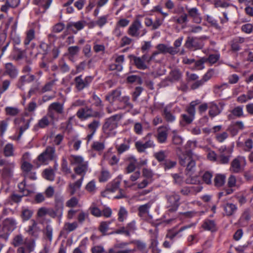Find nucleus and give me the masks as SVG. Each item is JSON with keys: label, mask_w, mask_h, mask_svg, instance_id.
<instances>
[{"label": "nucleus", "mask_w": 253, "mask_h": 253, "mask_svg": "<svg viewBox=\"0 0 253 253\" xmlns=\"http://www.w3.org/2000/svg\"><path fill=\"white\" fill-rule=\"evenodd\" d=\"M123 117V114L120 113L106 118L102 126L103 132L108 136H114L117 133L116 129L119 122Z\"/></svg>", "instance_id": "1"}, {"label": "nucleus", "mask_w": 253, "mask_h": 253, "mask_svg": "<svg viewBox=\"0 0 253 253\" xmlns=\"http://www.w3.org/2000/svg\"><path fill=\"white\" fill-rule=\"evenodd\" d=\"M71 165L74 166V171L76 174L84 177L88 169V163L84 158L79 155H71L69 158Z\"/></svg>", "instance_id": "2"}, {"label": "nucleus", "mask_w": 253, "mask_h": 253, "mask_svg": "<svg viewBox=\"0 0 253 253\" xmlns=\"http://www.w3.org/2000/svg\"><path fill=\"white\" fill-rule=\"evenodd\" d=\"M17 222L13 218H6L0 222V238L6 241L10 233L16 228Z\"/></svg>", "instance_id": "3"}, {"label": "nucleus", "mask_w": 253, "mask_h": 253, "mask_svg": "<svg viewBox=\"0 0 253 253\" xmlns=\"http://www.w3.org/2000/svg\"><path fill=\"white\" fill-rule=\"evenodd\" d=\"M57 157L55 148L52 146H48L38 157L37 159L34 162V163L36 164L37 167H39L41 165L48 164L49 161L56 160Z\"/></svg>", "instance_id": "4"}, {"label": "nucleus", "mask_w": 253, "mask_h": 253, "mask_svg": "<svg viewBox=\"0 0 253 253\" xmlns=\"http://www.w3.org/2000/svg\"><path fill=\"white\" fill-rule=\"evenodd\" d=\"M64 113L63 104L55 102L50 104L47 109L48 115L49 116L51 122L53 124L60 118V115Z\"/></svg>", "instance_id": "5"}, {"label": "nucleus", "mask_w": 253, "mask_h": 253, "mask_svg": "<svg viewBox=\"0 0 253 253\" xmlns=\"http://www.w3.org/2000/svg\"><path fill=\"white\" fill-rule=\"evenodd\" d=\"M147 32V30L138 19L134 20L127 30V34L129 36L137 39L144 36Z\"/></svg>", "instance_id": "6"}, {"label": "nucleus", "mask_w": 253, "mask_h": 253, "mask_svg": "<svg viewBox=\"0 0 253 253\" xmlns=\"http://www.w3.org/2000/svg\"><path fill=\"white\" fill-rule=\"evenodd\" d=\"M167 204L169 211H177L180 206V195L175 192H171L167 193L166 195Z\"/></svg>", "instance_id": "7"}, {"label": "nucleus", "mask_w": 253, "mask_h": 253, "mask_svg": "<svg viewBox=\"0 0 253 253\" xmlns=\"http://www.w3.org/2000/svg\"><path fill=\"white\" fill-rule=\"evenodd\" d=\"M0 166H3L0 171L1 176L4 178L11 177L13 176L15 163L5 159H0Z\"/></svg>", "instance_id": "8"}, {"label": "nucleus", "mask_w": 253, "mask_h": 253, "mask_svg": "<svg viewBox=\"0 0 253 253\" xmlns=\"http://www.w3.org/2000/svg\"><path fill=\"white\" fill-rule=\"evenodd\" d=\"M246 165V161L245 157L238 156L232 161L230 170L233 173H240L244 170Z\"/></svg>", "instance_id": "9"}, {"label": "nucleus", "mask_w": 253, "mask_h": 253, "mask_svg": "<svg viewBox=\"0 0 253 253\" xmlns=\"http://www.w3.org/2000/svg\"><path fill=\"white\" fill-rule=\"evenodd\" d=\"M182 77V73L179 69H172L168 76L162 82V84L164 86L169 85L170 84L180 81Z\"/></svg>", "instance_id": "10"}, {"label": "nucleus", "mask_w": 253, "mask_h": 253, "mask_svg": "<svg viewBox=\"0 0 253 253\" xmlns=\"http://www.w3.org/2000/svg\"><path fill=\"white\" fill-rule=\"evenodd\" d=\"M25 231L32 238L37 239L41 232V229L39 227L38 223L35 220L32 219Z\"/></svg>", "instance_id": "11"}, {"label": "nucleus", "mask_w": 253, "mask_h": 253, "mask_svg": "<svg viewBox=\"0 0 253 253\" xmlns=\"http://www.w3.org/2000/svg\"><path fill=\"white\" fill-rule=\"evenodd\" d=\"M92 81V78L90 76H86L84 79L82 75L77 76L74 79L76 88L78 91H81L88 87Z\"/></svg>", "instance_id": "12"}, {"label": "nucleus", "mask_w": 253, "mask_h": 253, "mask_svg": "<svg viewBox=\"0 0 253 253\" xmlns=\"http://www.w3.org/2000/svg\"><path fill=\"white\" fill-rule=\"evenodd\" d=\"M184 46L186 48L195 50L203 47L202 41L197 37H188L186 40Z\"/></svg>", "instance_id": "13"}, {"label": "nucleus", "mask_w": 253, "mask_h": 253, "mask_svg": "<svg viewBox=\"0 0 253 253\" xmlns=\"http://www.w3.org/2000/svg\"><path fill=\"white\" fill-rule=\"evenodd\" d=\"M219 155L217 156V162L221 164H226L229 162L231 152L225 146H221L219 149Z\"/></svg>", "instance_id": "14"}, {"label": "nucleus", "mask_w": 253, "mask_h": 253, "mask_svg": "<svg viewBox=\"0 0 253 253\" xmlns=\"http://www.w3.org/2000/svg\"><path fill=\"white\" fill-rule=\"evenodd\" d=\"M99 126L100 122L95 120L87 125L86 130L88 134L85 138L87 143L92 139L93 136L95 133Z\"/></svg>", "instance_id": "15"}, {"label": "nucleus", "mask_w": 253, "mask_h": 253, "mask_svg": "<svg viewBox=\"0 0 253 253\" xmlns=\"http://www.w3.org/2000/svg\"><path fill=\"white\" fill-rule=\"evenodd\" d=\"M4 69L3 75L8 76L12 79H15L18 76V70L12 63H7L5 64Z\"/></svg>", "instance_id": "16"}, {"label": "nucleus", "mask_w": 253, "mask_h": 253, "mask_svg": "<svg viewBox=\"0 0 253 253\" xmlns=\"http://www.w3.org/2000/svg\"><path fill=\"white\" fill-rule=\"evenodd\" d=\"M214 74V71L213 69H209L203 76V78L201 80L196 81L191 85V88L193 89H196L203 85L205 83L209 80L213 76Z\"/></svg>", "instance_id": "17"}, {"label": "nucleus", "mask_w": 253, "mask_h": 253, "mask_svg": "<svg viewBox=\"0 0 253 253\" xmlns=\"http://www.w3.org/2000/svg\"><path fill=\"white\" fill-rule=\"evenodd\" d=\"M76 115L80 119H86L92 116L101 117V116L99 115V113H96V114L94 115L92 110L88 107L80 109L77 112Z\"/></svg>", "instance_id": "18"}, {"label": "nucleus", "mask_w": 253, "mask_h": 253, "mask_svg": "<svg viewBox=\"0 0 253 253\" xmlns=\"http://www.w3.org/2000/svg\"><path fill=\"white\" fill-rule=\"evenodd\" d=\"M156 49L160 53L164 54L169 53L172 55L177 54L179 51V50H176V48H173L172 46L163 43L158 44L156 46Z\"/></svg>", "instance_id": "19"}, {"label": "nucleus", "mask_w": 253, "mask_h": 253, "mask_svg": "<svg viewBox=\"0 0 253 253\" xmlns=\"http://www.w3.org/2000/svg\"><path fill=\"white\" fill-rule=\"evenodd\" d=\"M135 146L137 151L141 153L144 152L145 150L149 148H154L155 146V143L152 140H148L145 143L138 141L135 143Z\"/></svg>", "instance_id": "20"}, {"label": "nucleus", "mask_w": 253, "mask_h": 253, "mask_svg": "<svg viewBox=\"0 0 253 253\" xmlns=\"http://www.w3.org/2000/svg\"><path fill=\"white\" fill-rule=\"evenodd\" d=\"M162 114L166 122L168 123H173L176 120L174 112H172L171 107L169 105H167L164 108Z\"/></svg>", "instance_id": "21"}, {"label": "nucleus", "mask_w": 253, "mask_h": 253, "mask_svg": "<svg viewBox=\"0 0 253 253\" xmlns=\"http://www.w3.org/2000/svg\"><path fill=\"white\" fill-rule=\"evenodd\" d=\"M168 129L166 127H159L157 130L156 136L158 142L160 143H165L167 141Z\"/></svg>", "instance_id": "22"}, {"label": "nucleus", "mask_w": 253, "mask_h": 253, "mask_svg": "<svg viewBox=\"0 0 253 253\" xmlns=\"http://www.w3.org/2000/svg\"><path fill=\"white\" fill-rule=\"evenodd\" d=\"M115 57V63L112 64L109 66L110 70H117L121 71L123 69V64L124 62L125 56L124 55H116Z\"/></svg>", "instance_id": "23"}, {"label": "nucleus", "mask_w": 253, "mask_h": 253, "mask_svg": "<svg viewBox=\"0 0 253 253\" xmlns=\"http://www.w3.org/2000/svg\"><path fill=\"white\" fill-rule=\"evenodd\" d=\"M84 177H81L79 179L74 182H70L68 185V190L71 195H73L79 190L82 186Z\"/></svg>", "instance_id": "24"}, {"label": "nucleus", "mask_w": 253, "mask_h": 253, "mask_svg": "<svg viewBox=\"0 0 253 253\" xmlns=\"http://www.w3.org/2000/svg\"><path fill=\"white\" fill-rule=\"evenodd\" d=\"M84 21H79L76 22H70L67 24L68 29L72 31L74 34H77L78 31L82 30L85 25Z\"/></svg>", "instance_id": "25"}, {"label": "nucleus", "mask_w": 253, "mask_h": 253, "mask_svg": "<svg viewBox=\"0 0 253 253\" xmlns=\"http://www.w3.org/2000/svg\"><path fill=\"white\" fill-rule=\"evenodd\" d=\"M179 162L181 166L185 167L190 160L194 157L191 151H187L186 153L179 155Z\"/></svg>", "instance_id": "26"}, {"label": "nucleus", "mask_w": 253, "mask_h": 253, "mask_svg": "<svg viewBox=\"0 0 253 253\" xmlns=\"http://www.w3.org/2000/svg\"><path fill=\"white\" fill-rule=\"evenodd\" d=\"M48 80V81H47L41 88V92L42 93L52 91L53 87L58 81V79L57 78H52L51 77H49Z\"/></svg>", "instance_id": "27"}, {"label": "nucleus", "mask_w": 253, "mask_h": 253, "mask_svg": "<svg viewBox=\"0 0 253 253\" xmlns=\"http://www.w3.org/2000/svg\"><path fill=\"white\" fill-rule=\"evenodd\" d=\"M121 91L119 89L112 90L110 93L105 96V99L109 102H114L116 100L121 99Z\"/></svg>", "instance_id": "28"}, {"label": "nucleus", "mask_w": 253, "mask_h": 253, "mask_svg": "<svg viewBox=\"0 0 253 253\" xmlns=\"http://www.w3.org/2000/svg\"><path fill=\"white\" fill-rule=\"evenodd\" d=\"M57 206H58V208L56 211H54L52 209H47V215H48L52 218H55L58 215L61 216L63 209V205L62 202H58Z\"/></svg>", "instance_id": "29"}, {"label": "nucleus", "mask_w": 253, "mask_h": 253, "mask_svg": "<svg viewBox=\"0 0 253 253\" xmlns=\"http://www.w3.org/2000/svg\"><path fill=\"white\" fill-rule=\"evenodd\" d=\"M223 209L224 210V214L228 216H230L234 214L238 209L236 205L228 203L223 206Z\"/></svg>", "instance_id": "30"}, {"label": "nucleus", "mask_w": 253, "mask_h": 253, "mask_svg": "<svg viewBox=\"0 0 253 253\" xmlns=\"http://www.w3.org/2000/svg\"><path fill=\"white\" fill-rule=\"evenodd\" d=\"M202 227L205 230L211 232H215L217 230L216 225L213 220L206 219L204 220Z\"/></svg>", "instance_id": "31"}, {"label": "nucleus", "mask_w": 253, "mask_h": 253, "mask_svg": "<svg viewBox=\"0 0 253 253\" xmlns=\"http://www.w3.org/2000/svg\"><path fill=\"white\" fill-rule=\"evenodd\" d=\"M131 141V140L130 138H125L124 142L122 144L119 145H117L116 147L118 153L119 154H121L124 152L127 151L130 148V143Z\"/></svg>", "instance_id": "32"}, {"label": "nucleus", "mask_w": 253, "mask_h": 253, "mask_svg": "<svg viewBox=\"0 0 253 253\" xmlns=\"http://www.w3.org/2000/svg\"><path fill=\"white\" fill-rule=\"evenodd\" d=\"M250 219L251 212L249 209H246L244 211L239 219V224L242 226H246L248 225Z\"/></svg>", "instance_id": "33"}, {"label": "nucleus", "mask_w": 253, "mask_h": 253, "mask_svg": "<svg viewBox=\"0 0 253 253\" xmlns=\"http://www.w3.org/2000/svg\"><path fill=\"white\" fill-rule=\"evenodd\" d=\"M245 42V39L242 37H237L231 42V49L234 51H237L240 50V44Z\"/></svg>", "instance_id": "34"}, {"label": "nucleus", "mask_w": 253, "mask_h": 253, "mask_svg": "<svg viewBox=\"0 0 253 253\" xmlns=\"http://www.w3.org/2000/svg\"><path fill=\"white\" fill-rule=\"evenodd\" d=\"M209 115L213 118L219 115L222 111V108H220L218 106L213 102L209 104Z\"/></svg>", "instance_id": "35"}, {"label": "nucleus", "mask_w": 253, "mask_h": 253, "mask_svg": "<svg viewBox=\"0 0 253 253\" xmlns=\"http://www.w3.org/2000/svg\"><path fill=\"white\" fill-rule=\"evenodd\" d=\"M189 15L193 18L194 22L200 23L201 22V18L200 17V14L197 8H192L187 9Z\"/></svg>", "instance_id": "36"}, {"label": "nucleus", "mask_w": 253, "mask_h": 253, "mask_svg": "<svg viewBox=\"0 0 253 253\" xmlns=\"http://www.w3.org/2000/svg\"><path fill=\"white\" fill-rule=\"evenodd\" d=\"M34 213L33 210L27 208L23 207L21 209V217L23 221H27L31 218Z\"/></svg>", "instance_id": "37"}, {"label": "nucleus", "mask_w": 253, "mask_h": 253, "mask_svg": "<svg viewBox=\"0 0 253 253\" xmlns=\"http://www.w3.org/2000/svg\"><path fill=\"white\" fill-rule=\"evenodd\" d=\"M25 34L26 37L24 41V44L25 46H27L32 41L35 39V31L34 29H30L26 32Z\"/></svg>", "instance_id": "38"}, {"label": "nucleus", "mask_w": 253, "mask_h": 253, "mask_svg": "<svg viewBox=\"0 0 253 253\" xmlns=\"http://www.w3.org/2000/svg\"><path fill=\"white\" fill-rule=\"evenodd\" d=\"M128 244L127 243L125 242L117 243L115 245L113 249H110L109 250V252L106 253H116L119 251H124L125 250H130V249L126 248Z\"/></svg>", "instance_id": "39"}, {"label": "nucleus", "mask_w": 253, "mask_h": 253, "mask_svg": "<svg viewBox=\"0 0 253 253\" xmlns=\"http://www.w3.org/2000/svg\"><path fill=\"white\" fill-rule=\"evenodd\" d=\"M226 176L224 174H216L213 179L214 185L216 187L222 186L225 182Z\"/></svg>", "instance_id": "40"}, {"label": "nucleus", "mask_w": 253, "mask_h": 253, "mask_svg": "<svg viewBox=\"0 0 253 253\" xmlns=\"http://www.w3.org/2000/svg\"><path fill=\"white\" fill-rule=\"evenodd\" d=\"M151 206L150 203L139 206L138 208V215L141 217H144L149 213V211Z\"/></svg>", "instance_id": "41"}, {"label": "nucleus", "mask_w": 253, "mask_h": 253, "mask_svg": "<svg viewBox=\"0 0 253 253\" xmlns=\"http://www.w3.org/2000/svg\"><path fill=\"white\" fill-rule=\"evenodd\" d=\"M129 162L128 165L126 168V171L127 173L133 172L136 168V159L133 157H131L128 158Z\"/></svg>", "instance_id": "42"}, {"label": "nucleus", "mask_w": 253, "mask_h": 253, "mask_svg": "<svg viewBox=\"0 0 253 253\" xmlns=\"http://www.w3.org/2000/svg\"><path fill=\"white\" fill-rule=\"evenodd\" d=\"M200 103V101L199 100L192 101L190 104V106L186 109L187 114L195 118V107Z\"/></svg>", "instance_id": "43"}, {"label": "nucleus", "mask_w": 253, "mask_h": 253, "mask_svg": "<svg viewBox=\"0 0 253 253\" xmlns=\"http://www.w3.org/2000/svg\"><path fill=\"white\" fill-rule=\"evenodd\" d=\"M118 220L119 222H124L127 217L128 211L124 207H121L118 213Z\"/></svg>", "instance_id": "44"}, {"label": "nucleus", "mask_w": 253, "mask_h": 253, "mask_svg": "<svg viewBox=\"0 0 253 253\" xmlns=\"http://www.w3.org/2000/svg\"><path fill=\"white\" fill-rule=\"evenodd\" d=\"M120 101L124 104V106H122L123 110L127 108L132 109L133 107V105L130 102V97L128 96H122Z\"/></svg>", "instance_id": "45"}, {"label": "nucleus", "mask_w": 253, "mask_h": 253, "mask_svg": "<svg viewBox=\"0 0 253 253\" xmlns=\"http://www.w3.org/2000/svg\"><path fill=\"white\" fill-rule=\"evenodd\" d=\"M25 243L24 237L22 234L15 235L12 240V244L15 247H19Z\"/></svg>", "instance_id": "46"}, {"label": "nucleus", "mask_w": 253, "mask_h": 253, "mask_svg": "<svg viewBox=\"0 0 253 253\" xmlns=\"http://www.w3.org/2000/svg\"><path fill=\"white\" fill-rule=\"evenodd\" d=\"M133 61L136 67L141 70H145L148 68L147 64L140 57H134Z\"/></svg>", "instance_id": "47"}, {"label": "nucleus", "mask_w": 253, "mask_h": 253, "mask_svg": "<svg viewBox=\"0 0 253 253\" xmlns=\"http://www.w3.org/2000/svg\"><path fill=\"white\" fill-rule=\"evenodd\" d=\"M49 118H50V117L47 113V114L45 116H43L39 121L37 125L38 126L42 128H45L47 126L49 125L50 122H51V120H49Z\"/></svg>", "instance_id": "48"}, {"label": "nucleus", "mask_w": 253, "mask_h": 253, "mask_svg": "<svg viewBox=\"0 0 253 253\" xmlns=\"http://www.w3.org/2000/svg\"><path fill=\"white\" fill-rule=\"evenodd\" d=\"M183 138L179 136L176 130L172 131V142L174 145L180 146L183 143Z\"/></svg>", "instance_id": "49"}, {"label": "nucleus", "mask_w": 253, "mask_h": 253, "mask_svg": "<svg viewBox=\"0 0 253 253\" xmlns=\"http://www.w3.org/2000/svg\"><path fill=\"white\" fill-rule=\"evenodd\" d=\"M110 104L106 107V110L108 114H112L119 110H123V108L120 105H115L114 102H109Z\"/></svg>", "instance_id": "50"}, {"label": "nucleus", "mask_w": 253, "mask_h": 253, "mask_svg": "<svg viewBox=\"0 0 253 253\" xmlns=\"http://www.w3.org/2000/svg\"><path fill=\"white\" fill-rule=\"evenodd\" d=\"M91 148L96 151H102L105 149V142L104 141H94L91 145Z\"/></svg>", "instance_id": "51"}, {"label": "nucleus", "mask_w": 253, "mask_h": 253, "mask_svg": "<svg viewBox=\"0 0 253 253\" xmlns=\"http://www.w3.org/2000/svg\"><path fill=\"white\" fill-rule=\"evenodd\" d=\"M212 172L210 171H206L202 175L203 182L208 185H211L212 183Z\"/></svg>", "instance_id": "52"}, {"label": "nucleus", "mask_w": 253, "mask_h": 253, "mask_svg": "<svg viewBox=\"0 0 253 253\" xmlns=\"http://www.w3.org/2000/svg\"><path fill=\"white\" fill-rule=\"evenodd\" d=\"M89 210L91 214L95 217H100L102 215V211L96 207L94 203H92Z\"/></svg>", "instance_id": "53"}, {"label": "nucleus", "mask_w": 253, "mask_h": 253, "mask_svg": "<svg viewBox=\"0 0 253 253\" xmlns=\"http://www.w3.org/2000/svg\"><path fill=\"white\" fill-rule=\"evenodd\" d=\"M3 153L5 157H8L14 156V148L11 143L7 144L3 149Z\"/></svg>", "instance_id": "54"}, {"label": "nucleus", "mask_w": 253, "mask_h": 253, "mask_svg": "<svg viewBox=\"0 0 253 253\" xmlns=\"http://www.w3.org/2000/svg\"><path fill=\"white\" fill-rule=\"evenodd\" d=\"M120 185V181L119 180H114L107 185L106 190L110 192H114L119 188Z\"/></svg>", "instance_id": "55"}, {"label": "nucleus", "mask_w": 253, "mask_h": 253, "mask_svg": "<svg viewBox=\"0 0 253 253\" xmlns=\"http://www.w3.org/2000/svg\"><path fill=\"white\" fill-rule=\"evenodd\" d=\"M10 119L7 118L0 121V135L2 136L7 130Z\"/></svg>", "instance_id": "56"}, {"label": "nucleus", "mask_w": 253, "mask_h": 253, "mask_svg": "<svg viewBox=\"0 0 253 253\" xmlns=\"http://www.w3.org/2000/svg\"><path fill=\"white\" fill-rule=\"evenodd\" d=\"M181 120L180 121V124L181 125H184L185 124H191L194 119V118L190 116L188 114H183L181 115Z\"/></svg>", "instance_id": "57"}, {"label": "nucleus", "mask_w": 253, "mask_h": 253, "mask_svg": "<svg viewBox=\"0 0 253 253\" xmlns=\"http://www.w3.org/2000/svg\"><path fill=\"white\" fill-rule=\"evenodd\" d=\"M220 54L219 53L210 54L208 57H205L206 62H208L211 64L215 63L220 58Z\"/></svg>", "instance_id": "58"}, {"label": "nucleus", "mask_w": 253, "mask_h": 253, "mask_svg": "<svg viewBox=\"0 0 253 253\" xmlns=\"http://www.w3.org/2000/svg\"><path fill=\"white\" fill-rule=\"evenodd\" d=\"M6 115L15 116L19 113V110L16 107H6L5 108Z\"/></svg>", "instance_id": "59"}, {"label": "nucleus", "mask_w": 253, "mask_h": 253, "mask_svg": "<svg viewBox=\"0 0 253 253\" xmlns=\"http://www.w3.org/2000/svg\"><path fill=\"white\" fill-rule=\"evenodd\" d=\"M111 221H102L100 223L99 227V230L102 233L103 235L106 234L107 231L109 229V226L111 224Z\"/></svg>", "instance_id": "60"}, {"label": "nucleus", "mask_w": 253, "mask_h": 253, "mask_svg": "<svg viewBox=\"0 0 253 253\" xmlns=\"http://www.w3.org/2000/svg\"><path fill=\"white\" fill-rule=\"evenodd\" d=\"M78 226V223L76 221L72 223L67 222L64 225L63 229L65 231L70 232L75 230Z\"/></svg>", "instance_id": "61"}, {"label": "nucleus", "mask_w": 253, "mask_h": 253, "mask_svg": "<svg viewBox=\"0 0 253 253\" xmlns=\"http://www.w3.org/2000/svg\"><path fill=\"white\" fill-rule=\"evenodd\" d=\"M126 229L127 232L129 233V236H130L131 234L134 233L136 230V222L135 220H132L130 222L128 223L126 225Z\"/></svg>", "instance_id": "62"}, {"label": "nucleus", "mask_w": 253, "mask_h": 253, "mask_svg": "<svg viewBox=\"0 0 253 253\" xmlns=\"http://www.w3.org/2000/svg\"><path fill=\"white\" fill-rule=\"evenodd\" d=\"M205 57H202L200 59L194 62V69L197 70H201L205 68L204 63H206Z\"/></svg>", "instance_id": "63"}, {"label": "nucleus", "mask_w": 253, "mask_h": 253, "mask_svg": "<svg viewBox=\"0 0 253 253\" xmlns=\"http://www.w3.org/2000/svg\"><path fill=\"white\" fill-rule=\"evenodd\" d=\"M80 48L78 46H72L68 48V52L70 57L72 58L77 55L80 51Z\"/></svg>", "instance_id": "64"}]
</instances>
